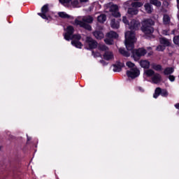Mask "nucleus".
Returning <instances> with one entry per match:
<instances>
[{
    "label": "nucleus",
    "instance_id": "obj_1",
    "mask_svg": "<svg viewBox=\"0 0 179 179\" xmlns=\"http://www.w3.org/2000/svg\"><path fill=\"white\" fill-rule=\"evenodd\" d=\"M125 41L124 44L128 51H132L134 50V44L136 43V36L134 31H128L124 34Z\"/></svg>",
    "mask_w": 179,
    "mask_h": 179
},
{
    "label": "nucleus",
    "instance_id": "obj_2",
    "mask_svg": "<svg viewBox=\"0 0 179 179\" xmlns=\"http://www.w3.org/2000/svg\"><path fill=\"white\" fill-rule=\"evenodd\" d=\"M127 66L128 68H131L130 71H127V75L129 78H131V79H135V78H138L140 74L139 70L135 66V64L131 62H127L126 63Z\"/></svg>",
    "mask_w": 179,
    "mask_h": 179
},
{
    "label": "nucleus",
    "instance_id": "obj_3",
    "mask_svg": "<svg viewBox=\"0 0 179 179\" xmlns=\"http://www.w3.org/2000/svg\"><path fill=\"white\" fill-rule=\"evenodd\" d=\"M105 8L106 12H112V15L115 16V17L121 16L120 13H118V6L113 4V3L105 4Z\"/></svg>",
    "mask_w": 179,
    "mask_h": 179
},
{
    "label": "nucleus",
    "instance_id": "obj_4",
    "mask_svg": "<svg viewBox=\"0 0 179 179\" xmlns=\"http://www.w3.org/2000/svg\"><path fill=\"white\" fill-rule=\"evenodd\" d=\"M159 43L162 45H159L157 47V51H164L166 50V47H169L171 44V41L166 38H159Z\"/></svg>",
    "mask_w": 179,
    "mask_h": 179
},
{
    "label": "nucleus",
    "instance_id": "obj_5",
    "mask_svg": "<svg viewBox=\"0 0 179 179\" xmlns=\"http://www.w3.org/2000/svg\"><path fill=\"white\" fill-rule=\"evenodd\" d=\"M147 52H148L146 51V50L143 48H140L138 49L132 50L133 57L134 58V59H136V58L137 59H139L141 57H145Z\"/></svg>",
    "mask_w": 179,
    "mask_h": 179
},
{
    "label": "nucleus",
    "instance_id": "obj_6",
    "mask_svg": "<svg viewBox=\"0 0 179 179\" xmlns=\"http://www.w3.org/2000/svg\"><path fill=\"white\" fill-rule=\"evenodd\" d=\"M93 17L90 15L78 16L75 20V23H92Z\"/></svg>",
    "mask_w": 179,
    "mask_h": 179
},
{
    "label": "nucleus",
    "instance_id": "obj_7",
    "mask_svg": "<svg viewBox=\"0 0 179 179\" xmlns=\"http://www.w3.org/2000/svg\"><path fill=\"white\" fill-rule=\"evenodd\" d=\"M82 38V36H80V34H75L71 36V40L73 39V41H71L72 45H74V47H76V48H82V43L79 41Z\"/></svg>",
    "mask_w": 179,
    "mask_h": 179
},
{
    "label": "nucleus",
    "instance_id": "obj_8",
    "mask_svg": "<svg viewBox=\"0 0 179 179\" xmlns=\"http://www.w3.org/2000/svg\"><path fill=\"white\" fill-rule=\"evenodd\" d=\"M154 24L150 23H144L143 24V26L141 27V30L143 33L145 34H152L153 31H155V29L152 26H153Z\"/></svg>",
    "mask_w": 179,
    "mask_h": 179
},
{
    "label": "nucleus",
    "instance_id": "obj_9",
    "mask_svg": "<svg viewBox=\"0 0 179 179\" xmlns=\"http://www.w3.org/2000/svg\"><path fill=\"white\" fill-rule=\"evenodd\" d=\"M160 94L162 97H167L169 96V92H167V90H162L160 87H157L153 95L154 99H157Z\"/></svg>",
    "mask_w": 179,
    "mask_h": 179
},
{
    "label": "nucleus",
    "instance_id": "obj_10",
    "mask_svg": "<svg viewBox=\"0 0 179 179\" xmlns=\"http://www.w3.org/2000/svg\"><path fill=\"white\" fill-rule=\"evenodd\" d=\"M64 30H66V33L64 34L65 40L67 41H69V40H72V36L73 34V32L75 31V29H73V27L69 26L67 28Z\"/></svg>",
    "mask_w": 179,
    "mask_h": 179
},
{
    "label": "nucleus",
    "instance_id": "obj_11",
    "mask_svg": "<svg viewBox=\"0 0 179 179\" xmlns=\"http://www.w3.org/2000/svg\"><path fill=\"white\" fill-rule=\"evenodd\" d=\"M85 43L87 47H88L90 50H92L93 48H97V41L90 36L86 38Z\"/></svg>",
    "mask_w": 179,
    "mask_h": 179
},
{
    "label": "nucleus",
    "instance_id": "obj_12",
    "mask_svg": "<svg viewBox=\"0 0 179 179\" xmlns=\"http://www.w3.org/2000/svg\"><path fill=\"white\" fill-rule=\"evenodd\" d=\"M41 12L42 13H38V15L41 16L42 19H45L46 20L51 19V17H48L45 15V13H48V4H45L41 8Z\"/></svg>",
    "mask_w": 179,
    "mask_h": 179
},
{
    "label": "nucleus",
    "instance_id": "obj_13",
    "mask_svg": "<svg viewBox=\"0 0 179 179\" xmlns=\"http://www.w3.org/2000/svg\"><path fill=\"white\" fill-rule=\"evenodd\" d=\"M151 80L152 83L157 85V83H160L162 82V76L159 73H156L152 76Z\"/></svg>",
    "mask_w": 179,
    "mask_h": 179
},
{
    "label": "nucleus",
    "instance_id": "obj_14",
    "mask_svg": "<svg viewBox=\"0 0 179 179\" xmlns=\"http://www.w3.org/2000/svg\"><path fill=\"white\" fill-rule=\"evenodd\" d=\"M141 27V24L139 23H127L126 24V27H128L130 30H138Z\"/></svg>",
    "mask_w": 179,
    "mask_h": 179
},
{
    "label": "nucleus",
    "instance_id": "obj_15",
    "mask_svg": "<svg viewBox=\"0 0 179 179\" xmlns=\"http://www.w3.org/2000/svg\"><path fill=\"white\" fill-rule=\"evenodd\" d=\"M124 67V63L117 62L116 64L113 65V71L114 72H121L122 68Z\"/></svg>",
    "mask_w": 179,
    "mask_h": 179
},
{
    "label": "nucleus",
    "instance_id": "obj_16",
    "mask_svg": "<svg viewBox=\"0 0 179 179\" xmlns=\"http://www.w3.org/2000/svg\"><path fill=\"white\" fill-rule=\"evenodd\" d=\"M103 58L106 59V61H110L114 58V54L112 52L106 51L103 55Z\"/></svg>",
    "mask_w": 179,
    "mask_h": 179
},
{
    "label": "nucleus",
    "instance_id": "obj_17",
    "mask_svg": "<svg viewBox=\"0 0 179 179\" xmlns=\"http://www.w3.org/2000/svg\"><path fill=\"white\" fill-rule=\"evenodd\" d=\"M93 36L96 38L97 40H101V38H104V34L100 31H95L93 32Z\"/></svg>",
    "mask_w": 179,
    "mask_h": 179
},
{
    "label": "nucleus",
    "instance_id": "obj_18",
    "mask_svg": "<svg viewBox=\"0 0 179 179\" xmlns=\"http://www.w3.org/2000/svg\"><path fill=\"white\" fill-rule=\"evenodd\" d=\"M106 37H108V38H118V34L117 32L114 31H110V32L106 34Z\"/></svg>",
    "mask_w": 179,
    "mask_h": 179
},
{
    "label": "nucleus",
    "instance_id": "obj_19",
    "mask_svg": "<svg viewBox=\"0 0 179 179\" xmlns=\"http://www.w3.org/2000/svg\"><path fill=\"white\" fill-rule=\"evenodd\" d=\"M140 65L142 68L148 69V68L150 66V62H149L148 60H141L140 62Z\"/></svg>",
    "mask_w": 179,
    "mask_h": 179
},
{
    "label": "nucleus",
    "instance_id": "obj_20",
    "mask_svg": "<svg viewBox=\"0 0 179 179\" xmlns=\"http://www.w3.org/2000/svg\"><path fill=\"white\" fill-rule=\"evenodd\" d=\"M97 20L99 23H104L107 20V16L104 14H101L97 17Z\"/></svg>",
    "mask_w": 179,
    "mask_h": 179
},
{
    "label": "nucleus",
    "instance_id": "obj_21",
    "mask_svg": "<svg viewBox=\"0 0 179 179\" xmlns=\"http://www.w3.org/2000/svg\"><path fill=\"white\" fill-rule=\"evenodd\" d=\"M58 15L60 17H63L64 19H73V17L70 16L65 12H60L58 13Z\"/></svg>",
    "mask_w": 179,
    "mask_h": 179
},
{
    "label": "nucleus",
    "instance_id": "obj_22",
    "mask_svg": "<svg viewBox=\"0 0 179 179\" xmlns=\"http://www.w3.org/2000/svg\"><path fill=\"white\" fill-rule=\"evenodd\" d=\"M78 24L80 27H83V29H85L86 30H92V27L87 23H79Z\"/></svg>",
    "mask_w": 179,
    "mask_h": 179
},
{
    "label": "nucleus",
    "instance_id": "obj_23",
    "mask_svg": "<svg viewBox=\"0 0 179 179\" xmlns=\"http://www.w3.org/2000/svg\"><path fill=\"white\" fill-rule=\"evenodd\" d=\"M173 72H174V69L173 67H168L164 71V75H171Z\"/></svg>",
    "mask_w": 179,
    "mask_h": 179
},
{
    "label": "nucleus",
    "instance_id": "obj_24",
    "mask_svg": "<svg viewBox=\"0 0 179 179\" xmlns=\"http://www.w3.org/2000/svg\"><path fill=\"white\" fill-rule=\"evenodd\" d=\"M150 3H152V5H155V6H157V8H160L162 6V2L159 0H150Z\"/></svg>",
    "mask_w": 179,
    "mask_h": 179
},
{
    "label": "nucleus",
    "instance_id": "obj_25",
    "mask_svg": "<svg viewBox=\"0 0 179 179\" xmlns=\"http://www.w3.org/2000/svg\"><path fill=\"white\" fill-rule=\"evenodd\" d=\"M144 73L148 77H150V76L153 77V76L155 74V71H153L152 69L145 70Z\"/></svg>",
    "mask_w": 179,
    "mask_h": 179
},
{
    "label": "nucleus",
    "instance_id": "obj_26",
    "mask_svg": "<svg viewBox=\"0 0 179 179\" xmlns=\"http://www.w3.org/2000/svg\"><path fill=\"white\" fill-rule=\"evenodd\" d=\"M144 8L147 13H152V10H153V9L152 8V6H150V4L149 3L145 4Z\"/></svg>",
    "mask_w": 179,
    "mask_h": 179
},
{
    "label": "nucleus",
    "instance_id": "obj_27",
    "mask_svg": "<svg viewBox=\"0 0 179 179\" xmlns=\"http://www.w3.org/2000/svg\"><path fill=\"white\" fill-rule=\"evenodd\" d=\"M60 3L62 5H64V6H69V3L72 2V0H59Z\"/></svg>",
    "mask_w": 179,
    "mask_h": 179
},
{
    "label": "nucleus",
    "instance_id": "obj_28",
    "mask_svg": "<svg viewBox=\"0 0 179 179\" xmlns=\"http://www.w3.org/2000/svg\"><path fill=\"white\" fill-rule=\"evenodd\" d=\"M171 20V17L169 16V15H164L163 22L164 23H170Z\"/></svg>",
    "mask_w": 179,
    "mask_h": 179
},
{
    "label": "nucleus",
    "instance_id": "obj_29",
    "mask_svg": "<svg viewBox=\"0 0 179 179\" xmlns=\"http://www.w3.org/2000/svg\"><path fill=\"white\" fill-rule=\"evenodd\" d=\"M128 13L130 15H138V9L136 8H129Z\"/></svg>",
    "mask_w": 179,
    "mask_h": 179
},
{
    "label": "nucleus",
    "instance_id": "obj_30",
    "mask_svg": "<svg viewBox=\"0 0 179 179\" xmlns=\"http://www.w3.org/2000/svg\"><path fill=\"white\" fill-rule=\"evenodd\" d=\"M104 42L108 45H113V44H114V41L110 38L104 39Z\"/></svg>",
    "mask_w": 179,
    "mask_h": 179
},
{
    "label": "nucleus",
    "instance_id": "obj_31",
    "mask_svg": "<svg viewBox=\"0 0 179 179\" xmlns=\"http://www.w3.org/2000/svg\"><path fill=\"white\" fill-rule=\"evenodd\" d=\"M119 52L124 55V57H129V53L122 48L119 49Z\"/></svg>",
    "mask_w": 179,
    "mask_h": 179
},
{
    "label": "nucleus",
    "instance_id": "obj_32",
    "mask_svg": "<svg viewBox=\"0 0 179 179\" xmlns=\"http://www.w3.org/2000/svg\"><path fill=\"white\" fill-rule=\"evenodd\" d=\"M98 49L100 50V51H107L108 50V47H107L106 45H99Z\"/></svg>",
    "mask_w": 179,
    "mask_h": 179
},
{
    "label": "nucleus",
    "instance_id": "obj_33",
    "mask_svg": "<svg viewBox=\"0 0 179 179\" xmlns=\"http://www.w3.org/2000/svg\"><path fill=\"white\" fill-rule=\"evenodd\" d=\"M143 4L141 2H134L131 3V6H133V8H141V6H143Z\"/></svg>",
    "mask_w": 179,
    "mask_h": 179
},
{
    "label": "nucleus",
    "instance_id": "obj_34",
    "mask_svg": "<svg viewBox=\"0 0 179 179\" xmlns=\"http://www.w3.org/2000/svg\"><path fill=\"white\" fill-rule=\"evenodd\" d=\"M152 69H155V71H161L162 70V65L152 64Z\"/></svg>",
    "mask_w": 179,
    "mask_h": 179
},
{
    "label": "nucleus",
    "instance_id": "obj_35",
    "mask_svg": "<svg viewBox=\"0 0 179 179\" xmlns=\"http://www.w3.org/2000/svg\"><path fill=\"white\" fill-rule=\"evenodd\" d=\"M173 41L176 45H179V35L174 36Z\"/></svg>",
    "mask_w": 179,
    "mask_h": 179
},
{
    "label": "nucleus",
    "instance_id": "obj_36",
    "mask_svg": "<svg viewBox=\"0 0 179 179\" xmlns=\"http://www.w3.org/2000/svg\"><path fill=\"white\" fill-rule=\"evenodd\" d=\"M155 20H153V18H148V19H144L143 23H155Z\"/></svg>",
    "mask_w": 179,
    "mask_h": 179
},
{
    "label": "nucleus",
    "instance_id": "obj_37",
    "mask_svg": "<svg viewBox=\"0 0 179 179\" xmlns=\"http://www.w3.org/2000/svg\"><path fill=\"white\" fill-rule=\"evenodd\" d=\"M110 27H112V29H114L115 30L117 29H120V24L118 23H112L110 24Z\"/></svg>",
    "mask_w": 179,
    "mask_h": 179
},
{
    "label": "nucleus",
    "instance_id": "obj_38",
    "mask_svg": "<svg viewBox=\"0 0 179 179\" xmlns=\"http://www.w3.org/2000/svg\"><path fill=\"white\" fill-rule=\"evenodd\" d=\"M169 79L171 82H174V80H176V77H174V76H169Z\"/></svg>",
    "mask_w": 179,
    "mask_h": 179
},
{
    "label": "nucleus",
    "instance_id": "obj_39",
    "mask_svg": "<svg viewBox=\"0 0 179 179\" xmlns=\"http://www.w3.org/2000/svg\"><path fill=\"white\" fill-rule=\"evenodd\" d=\"M163 5H164V6H165V7L169 6V1H164L163 2Z\"/></svg>",
    "mask_w": 179,
    "mask_h": 179
},
{
    "label": "nucleus",
    "instance_id": "obj_40",
    "mask_svg": "<svg viewBox=\"0 0 179 179\" xmlns=\"http://www.w3.org/2000/svg\"><path fill=\"white\" fill-rule=\"evenodd\" d=\"M79 3V1L78 0H75L74 1L72 2L73 5H78Z\"/></svg>",
    "mask_w": 179,
    "mask_h": 179
},
{
    "label": "nucleus",
    "instance_id": "obj_41",
    "mask_svg": "<svg viewBox=\"0 0 179 179\" xmlns=\"http://www.w3.org/2000/svg\"><path fill=\"white\" fill-rule=\"evenodd\" d=\"M94 55V57H101V55L99 52H96Z\"/></svg>",
    "mask_w": 179,
    "mask_h": 179
},
{
    "label": "nucleus",
    "instance_id": "obj_42",
    "mask_svg": "<svg viewBox=\"0 0 179 179\" xmlns=\"http://www.w3.org/2000/svg\"><path fill=\"white\" fill-rule=\"evenodd\" d=\"M127 22H128V20H127V17H123V22L127 23Z\"/></svg>",
    "mask_w": 179,
    "mask_h": 179
},
{
    "label": "nucleus",
    "instance_id": "obj_43",
    "mask_svg": "<svg viewBox=\"0 0 179 179\" xmlns=\"http://www.w3.org/2000/svg\"><path fill=\"white\" fill-rule=\"evenodd\" d=\"M175 107H176V108L179 109V103H176V104L175 105Z\"/></svg>",
    "mask_w": 179,
    "mask_h": 179
},
{
    "label": "nucleus",
    "instance_id": "obj_44",
    "mask_svg": "<svg viewBox=\"0 0 179 179\" xmlns=\"http://www.w3.org/2000/svg\"><path fill=\"white\" fill-rule=\"evenodd\" d=\"M89 0H80V2H87Z\"/></svg>",
    "mask_w": 179,
    "mask_h": 179
},
{
    "label": "nucleus",
    "instance_id": "obj_45",
    "mask_svg": "<svg viewBox=\"0 0 179 179\" xmlns=\"http://www.w3.org/2000/svg\"><path fill=\"white\" fill-rule=\"evenodd\" d=\"M148 55L150 56V55H153V52H150L148 53Z\"/></svg>",
    "mask_w": 179,
    "mask_h": 179
},
{
    "label": "nucleus",
    "instance_id": "obj_46",
    "mask_svg": "<svg viewBox=\"0 0 179 179\" xmlns=\"http://www.w3.org/2000/svg\"><path fill=\"white\" fill-rule=\"evenodd\" d=\"M112 23H115V19H112Z\"/></svg>",
    "mask_w": 179,
    "mask_h": 179
},
{
    "label": "nucleus",
    "instance_id": "obj_47",
    "mask_svg": "<svg viewBox=\"0 0 179 179\" xmlns=\"http://www.w3.org/2000/svg\"><path fill=\"white\" fill-rule=\"evenodd\" d=\"M147 50H152V47H148Z\"/></svg>",
    "mask_w": 179,
    "mask_h": 179
},
{
    "label": "nucleus",
    "instance_id": "obj_48",
    "mask_svg": "<svg viewBox=\"0 0 179 179\" xmlns=\"http://www.w3.org/2000/svg\"><path fill=\"white\" fill-rule=\"evenodd\" d=\"M101 64H103L104 62V61L103 60H101Z\"/></svg>",
    "mask_w": 179,
    "mask_h": 179
},
{
    "label": "nucleus",
    "instance_id": "obj_49",
    "mask_svg": "<svg viewBox=\"0 0 179 179\" xmlns=\"http://www.w3.org/2000/svg\"><path fill=\"white\" fill-rule=\"evenodd\" d=\"M178 3L179 4V0H177Z\"/></svg>",
    "mask_w": 179,
    "mask_h": 179
},
{
    "label": "nucleus",
    "instance_id": "obj_50",
    "mask_svg": "<svg viewBox=\"0 0 179 179\" xmlns=\"http://www.w3.org/2000/svg\"><path fill=\"white\" fill-rule=\"evenodd\" d=\"M0 150H1V147H0Z\"/></svg>",
    "mask_w": 179,
    "mask_h": 179
}]
</instances>
